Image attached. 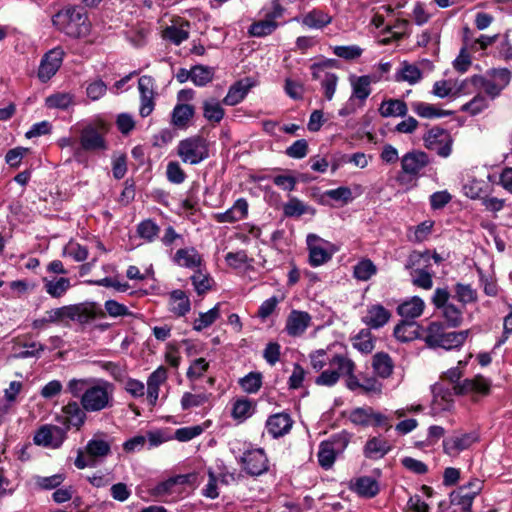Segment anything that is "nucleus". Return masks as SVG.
Wrapping results in <instances>:
<instances>
[{
  "instance_id": "obj_22",
  "label": "nucleus",
  "mask_w": 512,
  "mask_h": 512,
  "mask_svg": "<svg viewBox=\"0 0 512 512\" xmlns=\"http://www.w3.org/2000/svg\"><path fill=\"white\" fill-rule=\"evenodd\" d=\"M311 70L312 77L321 81L325 98L329 101L332 100L336 91L338 76L335 73L325 71L321 64H313Z\"/></svg>"
},
{
  "instance_id": "obj_1",
  "label": "nucleus",
  "mask_w": 512,
  "mask_h": 512,
  "mask_svg": "<svg viewBox=\"0 0 512 512\" xmlns=\"http://www.w3.org/2000/svg\"><path fill=\"white\" fill-rule=\"evenodd\" d=\"M66 391L78 398L88 413L101 412L114 406L115 386L103 378H72L67 382Z\"/></svg>"
},
{
  "instance_id": "obj_33",
  "label": "nucleus",
  "mask_w": 512,
  "mask_h": 512,
  "mask_svg": "<svg viewBox=\"0 0 512 512\" xmlns=\"http://www.w3.org/2000/svg\"><path fill=\"white\" fill-rule=\"evenodd\" d=\"M424 307V301L418 296H413L400 304L397 312L403 318L414 319L422 315Z\"/></svg>"
},
{
  "instance_id": "obj_11",
  "label": "nucleus",
  "mask_w": 512,
  "mask_h": 512,
  "mask_svg": "<svg viewBox=\"0 0 512 512\" xmlns=\"http://www.w3.org/2000/svg\"><path fill=\"white\" fill-rule=\"evenodd\" d=\"M482 490V481L473 479L467 485L461 486L457 491L450 494V508L452 512H471L474 498Z\"/></svg>"
},
{
  "instance_id": "obj_10",
  "label": "nucleus",
  "mask_w": 512,
  "mask_h": 512,
  "mask_svg": "<svg viewBox=\"0 0 512 512\" xmlns=\"http://www.w3.org/2000/svg\"><path fill=\"white\" fill-rule=\"evenodd\" d=\"M450 293L446 288H437L432 296V303L441 309L442 316L451 328L459 327L463 322V312L456 305L449 302Z\"/></svg>"
},
{
  "instance_id": "obj_14",
  "label": "nucleus",
  "mask_w": 512,
  "mask_h": 512,
  "mask_svg": "<svg viewBox=\"0 0 512 512\" xmlns=\"http://www.w3.org/2000/svg\"><path fill=\"white\" fill-rule=\"evenodd\" d=\"M80 146L84 151L99 153L107 150L103 125H87L80 133Z\"/></svg>"
},
{
  "instance_id": "obj_9",
  "label": "nucleus",
  "mask_w": 512,
  "mask_h": 512,
  "mask_svg": "<svg viewBox=\"0 0 512 512\" xmlns=\"http://www.w3.org/2000/svg\"><path fill=\"white\" fill-rule=\"evenodd\" d=\"M67 437V428L55 424H43L35 431L33 442L46 449H59Z\"/></svg>"
},
{
  "instance_id": "obj_51",
  "label": "nucleus",
  "mask_w": 512,
  "mask_h": 512,
  "mask_svg": "<svg viewBox=\"0 0 512 512\" xmlns=\"http://www.w3.org/2000/svg\"><path fill=\"white\" fill-rule=\"evenodd\" d=\"M422 79L421 70L414 64L404 62L401 69L396 74L397 81H405L413 85Z\"/></svg>"
},
{
  "instance_id": "obj_24",
  "label": "nucleus",
  "mask_w": 512,
  "mask_h": 512,
  "mask_svg": "<svg viewBox=\"0 0 512 512\" xmlns=\"http://www.w3.org/2000/svg\"><path fill=\"white\" fill-rule=\"evenodd\" d=\"M311 323L309 313L299 310H292L287 317L285 329L290 336H301Z\"/></svg>"
},
{
  "instance_id": "obj_61",
  "label": "nucleus",
  "mask_w": 512,
  "mask_h": 512,
  "mask_svg": "<svg viewBox=\"0 0 512 512\" xmlns=\"http://www.w3.org/2000/svg\"><path fill=\"white\" fill-rule=\"evenodd\" d=\"M159 231V226L151 219L144 220L137 226L138 235L148 242L154 241L158 236Z\"/></svg>"
},
{
  "instance_id": "obj_13",
  "label": "nucleus",
  "mask_w": 512,
  "mask_h": 512,
  "mask_svg": "<svg viewBox=\"0 0 512 512\" xmlns=\"http://www.w3.org/2000/svg\"><path fill=\"white\" fill-rule=\"evenodd\" d=\"M306 242L309 250V263L313 267L328 262L336 251L332 243L316 234H308Z\"/></svg>"
},
{
  "instance_id": "obj_57",
  "label": "nucleus",
  "mask_w": 512,
  "mask_h": 512,
  "mask_svg": "<svg viewBox=\"0 0 512 512\" xmlns=\"http://www.w3.org/2000/svg\"><path fill=\"white\" fill-rule=\"evenodd\" d=\"M390 450V446L385 440L374 437L367 441L365 445V454L370 458H378L384 456Z\"/></svg>"
},
{
  "instance_id": "obj_63",
  "label": "nucleus",
  "mask_w": 512,
  "mask_h": 512,
  "mask_svg": "<svg viewBox=\"0 0 512 512\" xmlns=\"http://www.w3.org/2000/svg\"><path fill=\"white\" fill-rule=\"evenodd\" d=\"M478 79L477 75L466 78L462 81L454 82L455 85V98L462 95H470L472 93H477L479 91L478 88Z\"/></svg>"
},
{
  "instance_id": "obj_56",
  "label": "nucleus",
  "mask_w": 512,
  "mask_h": 512,
  "mask_svg": "<svg viewBox=\"0 0 512 512\" xmlns=\"http://www.w3.org/2000/svg\"><path fill=\"white\" fill-rule=\"evenodd\" d=\"M440 32V25L434 23L430 28L417 36V45L419 47H427L432 44L437 47L440 42Z\"/></svg>"
},
{
  "instance_id": "obj_16",
  "label": "nucleus",
  "mask_w": 512,
  "mask_h": 512,
  "mask_svg": "<svg viewBox=\"0 0 512 512\" xmlns=\"http://www.w3.org/2000/svg\"><path fill=\"white\" fill-rule=\"evenodd\" d=\"M348 419L358 426H384L389 430L392 426L388 416L375 412L371 407H358L349 412Z\"/></svg>"
},
{
  "instance_id": "obj_50",
  "label": "nucleus",
  "mask_w": 512,
  "mask_h": 512,
  "mask_svg": "<svg viewBox=\"0 0 512 512\" xmlns=\"http://www.w3.org/2000/svg\"><path fill=\"white\" fill-rule=\"evenodd\" d=\"M469 330L458 332H446L438 347L445 350H452L461 347L469 336Z\"/></svg>"
},
{
  "instance_id": "obj_19",
  "label": "nucleus",
  "mask_w": 512,
  "mask_h": 512,
  "mask_svg": "<svg viewBox=\"0 0 512 512\" xmlns=\"http://www.w3.org/2000/svg\"><path fill=\"white\" fill-rule=\"evenodd\" d=\"M294 421L288 413L280 412L268 417L265 429L272 438L282 437L290 432Z\"/></svg>"
},
{
  "instance_id": "obj_5",
  "label": "nucleus",
  "mask_w": 512,
  "mask_h": 512,
  "mask_svg": "<svg viewBox=\"0 0 512 512\" xmlns=\"http://www.w3.org/2000/svg\"><path fill=\"white\" fill-rule=\"evenodd\" d=\"M177 155L183 163L197 165L209 156L207 141L200 136L183 139L178 143Z\"/></svg>"
},
{
  "instance_id": "obj_8",
  "label": "nucleus",
  "mask_w": 512,
  "mask_h": 512,
  "mask_svg": "<svg viewBox=\"0 0 512 512\" xmlns=\"http://www.w3.org/2000/svg\"><path fill=\"white\" fill-rule=\"evenodd\" d=\"M243 453L236 459L243 470L251 476H259L269 470V460L262 448H253L250 444H243Z\"/></svg>"
},
{
  "instance_id": "obj_27",
  "label": "nucleus",
  "mask_w": 512,
  "mask_h": 512,
  "mask_svg": "<svg viewBox=\"0 0 512 512\" xmlns=\"http://www.w3.org/2000/svg\"><path fill=\"white\" fill-rule=\"evenodd\" d=\"M431 266V252L429 250L413 251L408 256L405 264V268L410 273L432 271Z\"/></svg>"
},
{
  "instance_id": "obj_58",
  "label": "nucleus",
  "mask_w": 512,
  "mask_h": 512,
  "mask_svg": "<svg viewBox=\"0 0 512 512\" xmlns=\"http://www.w3.org/2000/svg\"><path fill=\"white\" fill-rule=\"evenodd\" d=\"M277 28L274 17L269 16L263 20L253 23L249 28V33L255 37H263L271 34Z\"/></svg>"
},
{
  "instance_id": "obj_45",
  "label": "nucleus",
  "mask_w": 512,
  "mask_h": 512,
  "mask_svg": "<svg viewBox=\"0 0 512 512\" xmlns=\"http://www.w3.org/2000/svg\"><path fill=\"white\" fill-rule=\"evenodd\" d=\"M433 226V221L426 220L415 227H410L407 231L408 240L413 243L424 242L432 233Z\"/></svg>"
},
{
  "instance_id": "obj_46",
  "label": "nucleus",
  "mask_w": 512,
  "mask_h": 512,
  "mask_svg": "<svg viewBox=\"0 0 512 512\" xmlns=\"http://www.w3.org/2000/svg\"><path fill=\"white\" fill-rule=\"evenodd\" d=\"M412 110L422 118H441L451 114L450 111L438 109L435 105L426 102L412 103Z\"/></svg>"
},
{
  "instance_id": "obj_21",
  "label": "nucleus",
  "mask_w": 512,
  "mask_h": 512,
  "mask_svg": "<svg viewBox=\"0 0 512 512\" xmlns=\"http://www.w3.org/2000/svg\"><path fill=\"white\" fill-rule=\"evenodd\" d=\"M85 452L96 463L99 459L107 457L111 453V443L107 435L103 433L95 434L86 444Z\"/></svg>"
},
{
  "instance_id": "obj_18",
  "label": "nucleus",
  "mask_w": 512,
  "mask_h": 512,
  "mask_svg": "<svg viewBox=\"0 0 512 512\" xmlns=\"http://www.w3.org/2000/svg\"><path fill=\"white\" fill-rule=\"evenodd\" d=\"M64 52L61 48H54L47 52L41 60L38 77L42 82L51 79L59 70L63 61Z\"/></svg>"
},
{
  "instance_id": "obj_17",
  "label": "nucleus",
  "mask_w": 512,
  "mask_h": 512,
  "mask_svg": "<svg viewBox=\"0 0 512 512\" xmlns=\"http://www.w3.org/2000/svg\"><path fill=\"white\" fill-rule=\"evenodd\" d=\"M62 413L63 416H57L56 420L69 431L71 427L79 430L84 425L88 412L80 402L70 401L62 407Z\"/></svg>"
},
{
  "instance_id": "obj_53",
  "label": "nucleus",
  "mask_w": 512,
  "mask_h": 512,
  "mask_svg": "<svg viewBox=\"0 0 512 512\" xmlns=\"http://www.w3.org/2000/svg\"><path fill=\"white\" fill-rule=\"evenodd\" d=\"M352 345L361 353H370L374 349V339L372 333L368 329H362L352 338Z\"/></svg>"
},
{
  "instance_id": "obj_25",
  "label": "nucleus",
  "mask_w": 512,
  "mask_h": 512,
  "mask_svg": "<svg viewBox=\"0 0 512 512\" xmlns=\"http://www.w3.org/2000/svg\"><path fill=\"white\" fill-rule=\"evenodd\" d=\"M248 202L245 198L237 199L233 206L223 213L214 215V219L218 223H234L244 220L248 216Z\"/></svg>"
},
{
  "instance_id": "obj_43",
  "label": "nucleus",
  "mask_w": 512,
  "mask_h": 512,
  "mask_svg": "<svg viewBox=\"0 0 512 512\" xmlns=\"http://www.w3.org/2000/svg\"><path fill=\"white\" fill-rule=\"evenodd\" d=\"M352 488L360 496L367 498L374 497L379 491L377 482L367 476L356 479Z\"/></svg>"
},
{
  "instance_id": "obj_6",
  "label": "nucleus",
  "mask_w": 512,
  "mask_h": 512,
  "mask_svg": "<svg viewBox=\"0 0 512 512\" xmlns=\"http://www.w3.org/2000/svg\"><path fill=\"white\" fill-rule=\"evenodd\" d=\"M479 91H483L485 95L494 100L509 85L511 73L508 69H492L485 75H477Z\"/></svg>"
},
{
  "instance_id": "obj_7",
  "label": "nucleus",
  "mask_w": 512,
  "mask_h": 512,
  "mask_svg": "<svg viewBox=\"0 0 512 512\" xmlns=\"http://www.w3.org/2000/svg\"><path fill=\"white\" fill-rule=\"evenodd\" d=\"M349 443V436L345 432L333 435L330 439L319 445L318 462L324 469H330L336 458L344 452Z\"/></svg>"
},
{
  "instance_id": "obj_28",
  "label": "nucleus",
  "mask_w": 512,
  "mask_h": 512,
  "mask_svg": "<svg viewBox=\"0 0 512 512\" xmlns=\"http://www.w3.org/2000/svg\"><path fill=\"white\" fill-rule=\"evenodd\" d=\"M167 379V370L165 367H158L147 380V400L151 406H154L159 398V388Z\"/></svg>"
},
{
  "instance_id": "obj_39",
  "label": "nucleus",
  "mask_w": 512,
  "mask_h": 512,
  "mask_svg": "<svg viewBox=\"0 0 512 512\" xmlns=\"http://www.w3.org/2000/svg\"><path fill=\"white\" fill-rule=\"evenodd\" d=\"M169 307L173 314L184 316L190 311V300L184 291L174 290L170 293Z\"/></svg>"
},
{
  "instance_id": "obj_30",
  "label": "nucleus",
  "mask_w": 512,
  "mask_h": 512,
  "mask_svg": "<svg viewBox=\"0 0 512 512\" xmlns=\"http://www.w3.org/2000/svg\"><path fill=\"white\" fill-rule=\"evenodd\" d=\"M394 336L401 342L422 338L421 327L412 321H401L394 328Z\"/></svg>"
},
{
  "instance_id": "obj_60",
  "label": "nucleus",
  "mask_w": 512,
  "mask_h": 512,
  "mask_svg": "<svg viewBox=\"0 0 512 512\" xmlns=\"http://www.w3.org/2000/svg\"><path fill=\"white\" fill-rule=\"evenodd\" d=\"M65 480L64 474H54L52 476H35L33 481L36 487L42 490H51L59 487Z\"/></svg>"
},
{
  "instance_id": "obj_40",
  "label": "nucleus",
  "mask_w": 512,
  "mask_h": 512,
  "mask_svg": "<svg viewBox=\"0 0 512 512\" xmlns=\"http://www.w3.org/2000/svg\"><path fill=\"white\" fill-rule=\"evenodd\" d=\"M174 262L182 267L196 268L201 265L202 257L195 248H183L175 253Z\"/></svg>"
},
{
  "instance_id": "obj_55",
  "label": "nucleus",
  "mask_w": 512,
  "mask_h": 512,
  "mask_svg": "<svg viewBox=\"0 0 512 512\" xmlns=\"http://www.w3.org/2000/svg\"><path fill=\"white\" fill-rule=\"evenodd\" d=\"M455 298L463 305L471 304L477 301L478 294L469 284L457 283L454 286Z\"/></svg>"
},
{
  "instance_id": "obj_26",
  "label": "nucleus",
  "mask_w": 512,
  "mask_h": 512,
  "mask_svg": "<svg viewBox=\"0 0 512 512\" xmlns=\"http://www.w3.org/2000/svg\"><path fill=\"white\" fill-rule=\"evenodd\" d=\"M390 317L391 313L384 306L373 304L367 307L362 322L372 329H379L389 321Z\"/></svg>"
},
{
  "instance_id": "obj_23",
  "label": "nucleus",
  "mask_w": 512,
  "mask_h": 512,
  "mask_svg": "<svg viewBox=\"0 0 512 512\" xmlns=\"http://www.w3.org/2000/svg\"><path fill=\"white\" fill-rule=\"evenodd\" d=\"M476 440L477 437L473 433L456 434L443 441V448L448 455L456 456L468 449Z\"/></svg>"
},
{
  "instance_id": "obj_48",
  "label": "nucleus",
  "mask_w": 512,
  "mask_h": 512,
  "mask_svg": "<svg viewBox=\"0 0 512 512\" xmlns=\"http://www.w3.org/2000/svg\"><path fill=\"white\" fill-rule=\"evenodd\" d=\"M489 106V98L478 91L476 95L467 103L462 105L461 111L471 116H476L487 109Z\"/></svg>"
},
{
  "instance_id": "obj_42",
  "label": "nucleus",
  "mask_w": 512,
  "mask_h": 512,
  "mask_svg": "<svg viewBox=\"0 0 512 512\" xmlns=\"http://www.w3.org/2000/svg\"><path fill=\"white\" fill-rule=\"evenodd\" d=\"M250 87L249 83H244L243 81L236 82L229 88L223 103L228 106L237 105L246 97Z\"/></svg>"
},
{
  "instance_id": "obj_2",
  "label": "nucleus",
  "mask_w": 512,
  "mask_h": 512,
  "mask_svg": "<svg viewBox=\"0 0 512 512\" xmlns=\"http://www.w3.org/2000/svg\"><path fill=\"white\" fill-rule=\"evenodd\" d=\"M355 368V363L349 357L335 354L329 359V368L315 379V383L331 387L338 382L340 377H345L347 388L355 391L359 386V380L354 374Z\"/></svg>"
},
{
  "instance_id": "obj_49",
  "label": "nucleus",
  "mask_w": 512,
  "mask_h": 512,
  "mask_svg": "<svg viewBox=\"0 0 512 512\" xmlns=\"http://www.w3.org/2000/svg\"><path fill=\"white\" fill-rule=\"evenodd\" d=\"M74 104V95L68 92H57L45 99V105L50 109H67Z\"/></svg>"
},
{
  "instance_id": "obj_44",
  "label": "nucleus",
  "mask_w": 512,
  "mask_h": 512,
  "mask_svg": "<svg viewBox=\"0 0 512 512\" xmlns=\"http://www.w3.org/2000/svg\"><path fill=\"white\" fill-rule=\"evenodd\" d=\"M446 332L444 327L439 322H432L425 330V334L422 335L423 340L430 348H437Z\"/></svg>"
},
{
  "instance_id": "obj_36",
  "label": "nucleus",
  "mask_w": 512,
  "mask_h": 512,
  "mask_svg": "<svg viewBox=\"0 0 512 512\" xmlns=\"http://www.w3.org/2000/svg\"><path fill=\"white\" fill-rule=\"evenodd\" d=\"M190 33V24L182 21L179 24L168 26L163 31V38L171 41L175 45L181 44L187 40Z\"/></svg>"
},
{
  "instance_id": "obj_32",
  "label": "nucleus",
  "mask_w": 512,
  "mask_h": 512,
  "mask_svg": "<svg viewBox=\"0 0 512 512\" xmlns=\"http://www.w3.org/2000/svg\"><path fill=\"white\" fill-rule=\"evenodd\" d=\"M43 283L46 293L52 298H61L71 287L70 279L66 277H54L52 279L44 277Z\"/></svg>"
},
{
  "instance_id": "obj_38",
  "label": "nucleus",
  "mask_w": 512,
  "mask_h": 512,
  "mask_svg": "<svg viewBox=\"0 0 512 512\" xmlns=\"http://www.w3.org/2000/svg\"><path fill=\"white\" fill-rule=\"evenodd\" d=\"M379 114L382 117H403L407 114L408 108L406 103L400 99L384 100L379 107Z\"/></svg>"
},
{
  "instance_id": "obj_35",
  "label": "nucleus",
  "mask_w": 512,
  "mask_h": 512,
  "mask_svg": "<svg viewBox=\"0 0 512 512\" xmlns=\"http://www.w3.org/2000/svg\"><path fill=\"white\" fill-rule=\"evenodd\" d=\"M195 109L192 105L178 103L173 108L171 114V123L180 129L186 128L189 121L194 116Z\"/></svg>"
},
{
  "instance_id": "obj_12",
  "label": "nucleus",
  "mask_w": 512,
  "mask_h": 512,
  "mask_svg": "<svg viewBox=\"0 0 512 512\" xmlns=\"http://www.w3.org/2000/svg\"><path fill=\"white\" fill-rule=\"evenodd\" d=\"M424 145L442 158H447L452 152L453 139L450 133L442 128L433 127L423 137Z\"/></svg>"
},
{
  "instance_id": "obj_62",
  "label": "nucleus",
  "mask_w": 512,
  "mask_h": 512,
  "mask_svg": "<svg viewBox=\"0 0 512 512\" xmlns=\"http://www.w3.org/2000/svg\"><path fill=\"white\" fill-rule=\"evenodd\" d=\"M213 69L205 66H194L191 69V80L197 86H205L213 79Z\"/></svg>"
},
{
  "instance_id": "obj_4",
  "label": "nucleus",
  "mask_w": 512,
  "mask_h": 512,
  "mask_svg": "<svg viewBox=\"0 0 512 512\" xmlns=\"http://www.w3.org/2000/svg\"><path fill=\"white\" fill-rule=\"evenodd\" d=\"M462 376L460 367H453L445 372L443 378L453 384L452 390L455 395L482 394L487 395L490 391L491 382L487 378L477 375L471 379L459 382Z\"/></svg>"
},
{
  "instance_id": "obj_31",
  "label": "nucleus",
  "mask_w": 512,
  "mask_h": 512,
  "mask_svg": "<svg viewBox=\"0 0 512 512\" xmlns=\"http://www.w3.org/2000/svg\"><path fill=\"white\" fill-rule=\"evenodd\" d=\"M315 209L297 197L289 196L288 201L283 205V214L286 217H301L304 214H315Z\"/></svg>"
},
{
  "instance_id": "obj_34",
  "label": "nucleus",
  "mask_w": 512,
  "mask_h": 512,
  "mask_svg": "<svg viewBox=\"0 0 512 512\" xmlns=\"http://www.w3.org/2000/svg\"><path fill=\"white\" fill-rule=\"evenodd\" d=\"M299 21L308 28L322 29L331 23L332 17L322 10L313 9L304 14Z\"/></svg>"
},
{
  "instance_id": "obj_41",
  "label": "nucleus",
  "mask_w": 512,
  "mask_h": 512,
  "mask_svg": "<svg viewBox=\"0 0 512 512\" xmlns=\"http://www.w3.org/2000/svg\"><path fill=\"white\" fill-rule=\"evenodd\" d=\"M66 320L64 306L48 310L43 317L35 319L32 322L33 329L42 330L49 324H58Z\"/></svg>"
},
{
  "instance_id": "obj_64",
  "label": "nucleus",
  "mask_w": 512,
  "mask_h": 512,
  "mask_svg": "<svg viewBox=\"0 0 512 512\" xmlns=\"http://www.w3.org/2000/svg\"><path fill=\"white\" fill-rule=\"evenodd\" d=\"M242 389L250 394L256 393L262 385V376L260 373L251 372L239 381Z\"/></svg>"
},
{
  "instance_id": "obj_54",
  "label": "nucleus",
  "mask_w": 512,
  "mask_h": 512,
  "mask_svg": "<svg viewBox=\"0 0 512 512\" xmlns=\"http://www.w3.org/2000/svg\"><path fill=\"white\" fill-rule=\"evenodd\" d=\"M220 316V304H216L212 309L207 312L200 313L199 317L193 322V329L195 331H202L211 326Z\"/></svg>"
},
{
  "instance_id": "obj_29",
  "label": "nucleus",
  "mask_w": 512,
  "mask_h": 512,
  "mask_svg": "<svg viewBox=\"0 0 512 512\" xmlns=\"http://www.w3.org/2000/svg\"><path fill=\"white\" fill-rule=\"evenodd\" d=\"M256 411V402L246 397L238 398L232 405L231 415L233 419L243 422L250 418Z\"/></svg>"
},
{
  "instance_id": "obj_59",
  "label": "nucleus",
  "mask_w": 512,
  "mask_h": 512,
  "mask_svg": "<svg viewBox=\"0 0 512 512\" xmlns=\"http://www.w3.org/2000/svg\"><path fill=\"white\" fill-rule=\"evenodd\" d=\"M377 272V268L370 259H362L354 266L353 274L357 280L367 281Z\"/></svg>"
},
{
  "instance_id": "obj_52",
  "label": "nucleus",
  "mask_w": 512,
  "mask_h": 512,
  "mask_svg": "<svg viewBox=\"0 0 512 512\" xmlns=\"http://www.w3.org/2000/svg\"><path fill=\"white\" fill-rule=\"evenodd\" d=\"M224 114V109L216 99H208L203 102V116L209 122L219 123Z\"/></svg>"
},
{
  "instance_id": "obj_37",
  "label": "nucleus",
  "mask_w": 512,
  "mask_h": 512,
  "mask_svg": "<svg viewBox=\"0 0 512 512\" xmlns=\"http://www.w3.org/2000/svg\"><path fill=\"white\" fill-rule=\"evenodd\" d=\"M372 82L373 79L369 75L355 77L351 82L352 94L350 97L364 104L371 93Z\"/></svg>"
},
{
  "instance_id": "obj_47",
  "label": "nucleus",
  "mask_w": 512,
  "mask_h": 512,
  "mask_svg": "<svg viewBox=\"0 0 512 512\" xmlns=\"http://www.w3.org/2000/svg\"><path fill=\"white\" fill-rule=\"evenodd\" d=\"M374 372L381 378H387L393 371V361L387 353H377L373 356Z\"/></svg>"
},
{
  "instance_id": "obj_15",
  "label": "nucleus",
  "mask_w": 512,
  "mask_h": 512,
  "mask_svg": "<svg viewBox=\"0 0 512 512\" xmlns=\"http://www.w3.org/2000/svg\"><path fill=\"white\" fill-rule=\"evenodd\" d=\"M66 320L77 321L86 324L96 318H103L105 312L94 302H84L64 306Z\"/></svg>"
},
{
  "instance_id": "obj_20",
  "label": "nucleus",
  "mask_w": 512,
  "mask_h": 512,
  "mask_svg": "<svg viewBox=\"0 0 512 512\" xmlns=\"http://www.w3.org/2000/svg\"><path fill=\"white\" fill-rule=\"evenodd\" d=\"M429 164V157L422 151H411L401 158V168L403 173L417 177L420 171Z\"/></svg>"
},
{
  "instance_id": "obj_3",
  "label": "nucleus",
  "mask_w": 512,
  "mask_h": 512,
  "mask_svg": "<svg viewBox=\"0 0 512 512\" xmlns=\"http://www.w3.org/2000/svg\"><path fill=\"white\" fill-rule=\"evenodd\" d=\"M54 26L72 38L85 37L90 32V23L86 13L74 6H67L53 16Z\"/></svg>"
}]
</instances>
